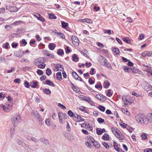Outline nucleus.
Here are the masks:
<instances>
[{
	"instance_id": "1",
	"label": "nucleus",
	"mask_w": 152,
	"mask_h": 152,
	"mask_svg": "<svg viewBox=\"0 0 152 152\" xmlns=\"http://www.w3.org/2000/svg\"><path fill=\"white\" fill-rule=\"evenodd\" d=\"M98 61L101 65L109 68H112L110 64L105 57L102 56H100L98 58Z\"/></svg>"
},
{
	"instance_id": "2",
	"label": "nucleus",
	"mask_w": 152,
	"mask_h": 152,
	"mask_svg": "<svg viewBox=\"0 0 152 152\" xmlns=\"http://www.w3.org/2000/svg\"><path fill=\"white\" fill-rule=\"evenodd\" d=\"M135 119L136 122L138 123L141 124H146V117L143 114H137L135 116Z\"/></svg>"
},
{
	"instance_id": "3",
	"label": "nucleus",
	"mask_w": 152,
	"mask_h": 152,
	"mask_svg": "<svg viewBox=\"0 0 152 152\" xmlns=\"http://www.w3.org/2000/svg\"><path fill=\"white\" fill-rule=\"evenodd\" d=\"M44 58L35 59L34 62L35 65L38 66L39 68L43 69L45 66V64L43 63V59Z\"/></svg>"
},
{
	"instance_id": "4",
	"label": "nucleus",
	"mask_w": 152,
	"mask_h": 152,
	"mask_svg": "<svg viewBox=\"0 0 152 152\" xmlns=\"http://www.w3.org/2000/svg\"><path fill=\"white\" fill-rule=\"evenodd\" d=\"M0 107H2L3 110L6 112H9L12 109V104L11 103H8L5 105L1 104L0 105Z\"/></svg>"
},
{
	"instance_id": "5",
	"label": "nucleus",
	"mask_w": 152,
	"mask_h": 152,
	"mask_svg": "<svg viewBox=\"0 0 152 152\" xmlns=\"http://www.w3.org/2000/svg\"><path fill=\"white\" fill-rule=\"evenodd\" d=\"M58 116L59 122L61 124H63L65 119L67 117V115L66 113H64L60 112L58 113Z\"/></svg>"
},
{
	"instance_id": "6",
	"label": "nucleus",
	"mask_w": 152,
	"mask_h": 152,
	"mask_svg": "<svg viewBox=\"0 0 152 152\" xmlns=\"http://www.w3.org/2000/svg\"><path fill=\"white\" fill-rule=\"evenodd\" d=\"M31 113L32 115H33L35 116V117L37 119L39 122L42 121L41 115L38 111L36 110H34L32 111Z\"/></svg>"
},
{
	"instance_id": "7",
	"label": "nucleus",
	"mask_w": 152,
	"mask_h": 152,
	"mask_svg": "<svg viewBox=\"0 0 152 152\" xmlns=\"http://www.w3.org/2000/svg\"><path fill=\"white\" fill-rule=\"evenodd\" d=\"M11 120L12 122L19 123L21 121V117L18 114H16L13 117Z\"/></svg>"
},
{
	"instance_id": "8",
	"label": "nucleus",
	"mask_w": 152,
	"mask_h": 152,
	"mask_svg": "<svg viewBox=\"0 0 152 152\" xmlns=\"http://www.w3.org/2000/svg\"><path fill=\"white\" fill-rule=\"evenodd\" d=\"M71 40L73 44L76 46L79 45V40L78 38L75 36H72L71 37Z\"/></svg>"
},
{
	"instance_id": "9",
	"label": "nucleus",
	"mask_w": 152,
	"mask_h": 152,
	"mask_svg": "<svg viewBox=\"0 0 152 152\" xmlns=\"http://www.w3.org/2000/svg\"><path fill=\"white\" fill-rule=\"evenodd\" d=\"M73 119L75 121L77 122L83 121L85 120L84 119L82 118L78 115L76 113L75 114L74 117H73Z\"/></svg>"
},
{
	"instance_id": "10",
	"label": "nucleus",
	"mask_w": 152,
	"mask_h": 152,
	"mask_svg": "<svg viewBox=\"0 0 152 152\" xmlns=\"http://www.w3.org/2000/svg\"><path fill=\"white\" fill-rule=\"evenodd\" d=\"M83 99L87 102L89 104H90L92 106H94L95 105V104L92 100L91 99L90 97H86L84 96L83 98Z\"/></svg>"
},
{
	"instance_id": "11",
	"label": "nucleus",
	"mask_w": 152,
	"mask_h": 152,
	"mask_svg": "<svg viewBox=\"0 0 152 152\" xmlns=\"http://www.w3.org/2000/svg\"><path fill=\"white\" fill-rule=\"evenodd\" d=\"M6 9L11 12H16L18 10L16 7H12L11 6H7Z\"/></svg>"
},
{
	"instance_id": "12",
	"label": "nucleus",
	"mask_w": 152,
	"mask_h": 152,
	"mask_svg": "<svg viewBox=\"0 0 152 152\" xmlns=\"http://www.w3.org/2000/svg\"><path fill=\"white\" fill-rule=\"evenodd\" d=\"M95 97L98 99L102 102L105 101L107 98L106 96L103 95H101L100 94H97Z\"/></svg>"
},
{
	"instance_id": "13",
	"label": "nucleus",
	"mask_w": 152,
	"mask_h": 152,
	"mask_svg": "<svg viewBox=\"0 0 152 152\" xmlns=\"http://www.w3.org/2000/svg\"><path fill=\"white\" fill-rule=\"evenodd\" d=\"M115 137L120 140H123L124 139V134L120 132H119L117 134Z\"/></svg>"
},
{
	"instance_id": "14",
	"label": "nucleus",
	"mask_w": 152,
	"mask_h": 152,
	"mask_svg": "<svg viewBox=\"0 0 152 152\" xmlns=\"http://www.w3.org/2000/svg\"><path fill=\"white\" fill-rule=\"evenodd\" d=\"M152 55V51H145L141 54L142 57H145L146 56H150Z\"/></svg>"
},
{
	"instance_id": "15",
	"label": "nucleus",
	"mask_w": 152,
	"mask_h": 152,
	"mask_svg": "<svg viewBox=\"0 0 152 152\" xmlns=\"http://www.w3.org/2000/svg\"><path fill=\"white\" fill-rule=\"evenodd\" d=\"M37 18V19L40 21L43 22L45 20V18L42 16L40 14L37 13V14L34 15Z\"/></svg>"
},
{
	"instance_id": "16",
	"label": "nucleus",
	"mask_w": 152,
	"mask_h": 152,
	"mask_svg": "<svg viewBox=\"0 0 152 152\" xmlns=\"http://www.w3.org/2000/svg\"><path fill=\"white\" fill-rule=\"evenodd\" d=\"M96 131L97 134L99 135H101L102 134L103 132H106L105 129H101V128H96Z\"/></svg>"
},
{
	"instance_id": "17",
	"label": "nucleus",
	"mask_w": 152,
	"mask_h": 152,
	"mask_svg": "<svg viewBox=\"0 0 152 152\" xmlns=\"http://www.w3.org/2000/svg\"><path fill=\"white\" fill-rule=\"evenodd\" d=\"M147 119L148 122H151L152 121V113L148 114L146 118V120Z\"/></svg>"
},
{
	"instance_id": "18",
	"label": "nucleus",
	"mask_w": 152,
	"mask_h": 152,
	"mask_svg": "<svg viewBox=\"0 0 152 152\" xmlns=\"http://www.w3.org/2000/svg\"><path fill=\"white\" fill-rule=\"evenodd\" d=\"M111 130L115 136L120 131L115 127H113L111 128Z\"/></svg>"
},
{
	"instance_id": "19",
	"label": "nucleus",
	"mask_w": 152,
	"mask_h": 152,
	"mask_svg": "<svg viewBox=\"0 0 152 152\" xmlns=\"http://www.w3.org/2000/svg\"><path fill=\"white\" fill-rule=\"evenodd\" d=\"M39 140L41 142L44 143L46 145H48L49 144L48 140L44 138H40Z\"/></svg>"
},
{
	"instance_id": "20",
	"label": "nucleus",
	"mask_w": 152,
	"mask_h": 152,
	"mask_svg": "<svg viewBox=\"0 0 152 152\" xmlns=\"http://www.w3.org/2000/svg\"><path fill=\"white\" fill-rule=\"evenodd\" d=\"M86 139L89 142H91L92 143L95 140L93 137L90 135L87 136L86 137Z\"/></svg>"
},
{
	"instance_id": "21",
	"label": "nucleus",
	"mask_w": 152,
	"mask_h": 152,
	"mask_svg": "<svg viewBox=\"0 0 152 152\" xmlns=\"http://www.w3.org/2000/svg\"><path fill=\"white\" fill-rule=\"evenodd\" d=\"M57 69H56V71L61 70V69H63V66L60 64H57L56 65Z\"/></svg>"
},
{
	"instance_id": "22",
	"label": "nucleus",
	"mask_w": 152,
	"mask_h": 152,
	"mask_svg": "<svg viewBox=\"0 0 152 152\" xmlns=\"http://www.w3.org/2000/svg\"><path fill=\"white\" fill-rule=\"evenodd\" d=\"M102 138L104 140H109L110 139L109 135L107 134H104L103 135Z\"/></svg>"
},
{
	"instance_id": "23",
	"label": "nucleus",
	"mask_w": 152,
	"mask_h": 152,
	"mask_svg": "<svg viewBox=\"0 0 152 152\" xmlns=\"http://www.w3.org/2000/svg\"><path fill=\"white\" fill-rule=\"evenodd\" d=\"M45 82L46 84L53 87L55 86L54 84L49 80H46Z\"/></svg>"
},
{
	"instance_id": "24",
	"label": "nucleus",
	"mask_w": 152,
	"mask_h": 152,
	"mask_svg": "<svg viewBox=\"0 0 152 152\" xmlns=\"http://www.w3.org/2000/svg\"><path fill=\"white\" fill-rule=\"evenodd\" d=\"M56 47L55 45L53 43H50L48 46L49 48L51 50H53Z\"/></svg>"
},
{
	"instance_id": "25",
	"label": "nucleus",
	"mask_w": 152,
	"mask_h": 152,
	"mask_svg": "<svg viewBox=\"0 0 152 152\" xmlns=\"http://www.w3.org/2000/svg\"><path fill=\"white\" fill-rule=\"evenodd\" d=\"M72 60L74 61L77 62L78 61V58L75 54H73L72 56Z\"/></svg>"
},
{
	"instance_id": "26",
	"label": "nucleus",
	"mask_w": 152,
	"mask_h": 152,
	"mask_svg": "<svg viewBox=\"0 0 152 152\" xmlns=\"http://www.w3.org/2000/svg\"><path fill=\"white\" fill-rule=\"evenodd\" d=\"M92 143H93L94 145L96 148H99L100 147V145L97 141L94 140V141Z\"/></svg>"
},
{
	"instance_id": "27",
	"label": "nucleus",
	"mask_w": 152,
	"mask_h": 152,
	"mask_svg": "<svg viewBox=\"0 0 152 152\" xmlns=\"http://www.w3.org/2000/svg\"><path fill=\"white\" fill-rule=\"evenodd\" d=\"M15 130V126H13L11 128L10 130V135L12 137H13V136L14 134V131Z\"/></svg>"
},
{
	"instance_id": "28",
	"label": "nucleus",
	"mask_w": 152,
	"mask_h": 152,
	"mask_svg": "<svg viewBox=\"0 0 152 152\" xmlns=\"http://www.w3.org/2000/svg\"><path fill=\"white\" fill-rule=\"evenodd\" d=\"M62 26L64 28H65L68 25V23H65L63 21H61Z\"/></svg>"
},
{
	"instance_id": "29",
	"label": "nucleus",
	"mask_w": 152,
	"mask_h": 152,
	"mask_svg": "<svg viewBox=\"0 0 152 152\" xmlns=\"http://www.w3.org/2000/svg\"><path fill=\"white\" fill-rule=\"evenodd\" d=\"M104 87L106 88H107V87L110 85V82L107 80L104 81Z\"/></svg>"
},
{
	"instance_id": "30",
	"label": "nucleus",
	"mask_w": 152,
	"mask_h": 152,
	"mask_svg": "<svg viewBox=\"0 0 152 152\" xmlns=\"http://www.w3.org/2000/svg\"><path fill=\"white\" fill-rule=\"evenodd\" d=\"M72 75L73 77L75 79H77L79 77L78 75L77 74L76 72H73L72 73Z\"/></svg>"
},
{
	"instance_id": "31",
	"label": "nucleus",
	"mask_w": 152,
	"mask_h": 152,
	"mask_svg": "<svg viewBox=\"0 0 152 152\" xmlns=\"http://www.w3.org/2000/svg\"><path fill=\"white\" fill-rule=\"evenodd\" d=\"M56 75L57 78L58 80H62V75L61 72H58L57 73Z\"/></svg>"
},
{
	"instance_id": "32",
	"label": "nucleus",
	"mask_w": 152,
	"mask_h": 152,
	"mask_svg": "<svg viewBox=\"0 0 152 152\" xmlns=\"http://www.w3.org/2000/svg\"><path fill=\"white\" fill-rule=\"evenodd\" d=\"M43 92L44 94L47 95H49L51 94V91L49 89L45 88L43 90Z\"/></svg>"
},
{
	"instance_id": "33",
	"label": "nucleus",
	"mask_w": 152,
	"mask_h": 152,
	"mask_svg": "<svg viewBox=\"0 0 152 152\" xmlns=\"http://www.w3.org/2000/svg\"><path fill=\"white\" fill-rule=\"evenodd\" d=\"M113 52L114 53H116V54H118L120 53L119 49L116 48H115L113 49Z\"/></svg>"
},
{
	"instance_id": "34",
	"label": "nucleus",
	"mask_w": 152,
	"mask_h": 152,
	"mask_svg": "<svg viewBox=\"0 0 152 152\" xmlns=\"http://www.w3.org/2000/svg\"><path fill=\"white\" fill-rule=\"evenodd\" d=\"M122 99L124 103V104L126 105H127L128 104V101L126 97L124 96H123Z\"/></svg>"
},
{
	"instance_id": "35",
	"label": "nucleus",
	"mask_w": 152,
	"mask_h": 152,
	"mask_svg": "<svg viewBox=\"0 0 152 152\" xmlns=\"http://www.w3.org/2000/svg\"><path fill=\"white\" fill-rule=\"evenodd\" d=\"M147 134L145 133H143L141 135L142 139L143 140H145L147 138Z\"/></svg>"
},
{
	"instance_id": "36",
	"label": "nucleus",
	"mask_w": 152,
	"mask_h": 152,
	"mask_svg": "<svg viewBox=\"0 0 152 152\" xmlns=\"http://www.w3.org/2000/svg\"><path fill=\"white\" fill-rule=\"evenodd\" d=\"M123 40L124 41L126 42V43L129 44L131 42V41L128 37H125L123 38Z\"/></svg>"
},
{
	"instance_id": "37",
	"label": "nucleus",
	"mask_w": 152,
	"mask_h": 152,
	"mask_svg": "<svg viewBox=\"0 0 152 152\" xmlns=\"http://www.w3.org/2000/svg\"><path fill=\"white\" fill-rule=\"evenodd\" d=\"M52 73V72L50 69L48 68L46 71V75L48 76H50Z\"/></svg>"
},
{
	"instance_id": "38",
	"label": "nucleus",
	"mask_w": 152,
	"mask_h": 152,
	"mask_svg": "<svg viewBox=\"0 0 152 152\" xmlns=\"http://www.w3.org/2000/svg\"><path fill=\"white\" fill-rule=\"evenodd\" d=\"M78 21L82 22H86L88 23H90V22L91 21V20L88 19H80Z\"/></svg>"
},
{
	"instance_id": "39",
	"label": "nucleus",
	"mask_w": 152,
	"mask_h": 152,
	"mask_svg": "<svg viewBox=\"0 0 152 152\" xmlns=\"http://www.w3.org/2000/svg\"><path fill=\"white\" fill-rule=\"evenodd\" d=\"M31 85L32 88H36L37 86V82L32 81Z\"/></svg>"
},
{
	"instance_id": "40",
	"label": "nucleus",
	"mask_w": 152,
	"mask_h": 152,
	"mask_svg": "<svg viewBox=\"0 0 152 152\" xmlns=\"http://www.w3.org/2000/svg\"><path fill=\"white\" fill-rule=\"evenodd\" d=\"M57 53L58 55L62 56L64 54V52L62 49H60L57 51Z\"/></svg>"
},
{
	"instance_id": "41",
	"label": "nucleus",
	"mask_w": 152,
	"mask_h": 152,
	"mask_svg": "<svg viewBox=\"0 0 152 152\" xmlns=\"http://www.w3.org/2000/svg\"><path fill=\"white\" fill-rule=\"evenodd\" d=\"M49 17L51 19H56L57 18L53 14L51 13L49 14Z\"/></svg>"
},
{
	"instance_id": "42",
	"label": "nucleus",
	"mask_w": 152,
	"mask_h": 152,
	"mask_svg": "<svg viewBox=\"0 0 152 152\" xmlns=\"http://www.w3.org/2000/svg\"><path fill=\"white\" fill-rule=\"evenodd\" d=\"M68 115L70 117H74L75 114H74L71 110H69L68 112Z\"/></svg>"
},
{
	"instance_id": "43",
	"label": "nucleus",
	"mask_w": 152,
	"mask_h": 152,
	"mask_svg": "<svg viewBox=\"0 0 152 152\" xmlns=\"http://www.w3.org/2000/svg\"><path fill=\"white\" fill-rule=\"evenodd\" d=\"M131 70L133 72L135 73H138L139 72V70L135 67H133L131 69Z\"/></svg>"
},
{
	"instance_id": "44",
	"label": "nucleus",
	"mask_w": 152,
	"mask_h": 152,
	"mask_svg": "<svg viewBox=\"0 0 152 152\" xmlns=\"http://www.w3.org/2000/svg\"><path fill=\"white\" fill-rule=\"evenodd\" d=\"M92 126L88 123V124L87 126L86 127H85V128L86 129H88L89 130L92 131Z\"/></svg>"
},
{
	"instance_id": "45",
	"label": "nucleus",
	"mask_w": 152,
	"mask_h": 152,
	"mask_svg": "<svg viewBox=\"0 0 152 152\" xmlns=\"http://www.w3.org/2000/svg\"><path fill=\"white\" fill-rule=\"evenodd\" d=\"M98 108L100 111L102 112H104L105 109V107H104L101 105L99 106Z\"/></svg>"
},
{
	"instance_id": "46",
	"label": "nucleus",
	"mask_w": 152,
	"mask_h": 152,
	"mask_svg": "<svg viewBox=\"0 0 152 152\" xmlns=\"http://www.w3.org/2000/svg\"><path fill=\"white\" fill-rule=\"evenodd\" d=\"M71 85L72 86V88L73 90L74 91H75L76 92H77L78 91V89L76 88V87L75 86L73 85V84L71 83Z\"/></svg>"
},
{
	"instance_id": "47",
	"label": "nucleus",
	"mask_w": 152,
	"mask_h": 152,
	"mask_svg": "<svg viewBox=\"0 0 152 152\" xmlns=\"http://www.w3.org/2000/svg\"><path fill=\"white\" fill-rule=\"evenodd\" d=\"M142 69L144 71H145L146 72L148 71H152V69L151 67H150V68H146L145 67H142Z\"/></svg>"
},
{
	"instance_id": "48",
	"label": "nucleus",
	"mask_w": 152,
	"mask_h": 152,
	"mask_svg": "<svg viewBox=\"0 0 152 152\" xmlns=\"http://www.w3.org/2000/svg\"><path fill=\"white\" fill-rule=\"evenodd\" d=\"M24 86L26 88H29L30 87V84L27 81H25L24 83Z\"/></svg>"
},
{
	"instance_id": "49",
	"label": "nucleus",
	"mask_w": 152,
	"mask_h": 152,
	"mask_svg": "<svg viewBox=\"0 0 152 152\" xmlns=\"http://www.w3.org/2000/svg\"><path fill=\"white\" fill-rule=\"evenodd\" d=\"M58 106L61 109L63 110H65L66 108V107L61 103H58Z\"/></svg>"
},
{
	"instance_id": "50",
	"label": "nucleus",
	"mask_w": 152,
	"mask_h": 152,
	"mask_svg": "<svg viewBox=\"0 0 152 152\" xmlns=\"http://www.w3.org/2000/svg\"><path fill=\"white\" fill-rule=\"evenodd\" d=\"M97 121L99 123H101L104 122V120L101 118H98L97 119Z\"/></svg>"
},
{
	"instance_id": "51",
	"label": "nucleus",
	"mask_w": 152,
	"mask_h": 152,
	"mask_svg": "<svg viewBox=\"0 0 152 152\" xmlns=\"http://www.w3.org/2000/svg\"><path fill=\"white\" fill-rule=\"evenodd\" d=\"M124 70L126 72H129L130 71V69L127 66H124Z\"/></svg>"
},
{
	"instance_id": "52",
	"label": "nucleus",
	"mask_w": 152,
	"mask_h": 152,
	"mask_svg": "<svg viewBox=\"0 0 152 152\" xmlns=\"http://www.w3.org/2000/svg\"><path fill=\"white\" fill-rule=\"evenodd\" d=\"M102 144L106 148H109V146L108 145V144L105 142H102Z\"/></svg>"
},
{
	"instance_id": "53",
	"label": "nucleus",
	"mask_w": 152,
	"mask_h": 152,
	"mask_svg": "<svg viewBox=\"0 0 152 152\" xmlns=\"http://www.w3.org/2000/svg\"><path fill=\"white\" fill-rule=\"evenodd\" d=\"M15 55L17 57H21L22 56V55H20V53L19 52H16L15 53Z\"/></svg>"
},
{
	"instance_id": "54",
	"label": "nucleus",
	"mask_w": 152,
	"mask_h": 152,
	"mask_svg": "<svg viewBox=\"0 0 152 152\" xmlns=\"http://www.w3.org/2000/svg\"><path fill=\"white\" fill-rule=\"evenodd\" d=\"M9 45V43L8 42H6L3 45V48L6 49H7L8 48V46Z\"/></svg>"
},
{
	"instance_id": "55",
	"label": "nucleus",
	"mask_w": 152,
	"mask_h": 152,
	"mask_svg": "<svg viewBox=\"0 0 152 152\" xmlns=\"http://www.w3.org/2000/svg\"><path fill=\"white\" fill-rule=\"evenodd\" d=\"M120 125L122 127L124 128H126L127 126V124H126L123 122H121L120 124Z\"/></svg>"
},
{
	"instance_id": "56",
	"label": "nucleus",
	"mask_w": 152,
	"mask_h": 152,
	"mask_svg": "<svg viewBox=\"0 0 152 152\" xmlns=\"http://www.w3.org/2000/svg\"><path fill=\"white\" fill-rule=\"evenodd\" d=\"M111 90L110 89H109L107 90V96H110L112 95V93L111 92Z\"/></svg>"
},
{
	"instance_id": "57",
	"label": "nucleus",
	"mask_w": 152,
	"mask_h": 152,
	"mask_svg": "<svg viewBox=\"0 0 152 152\" xmlns=\"http://www.w3.org/2000/svg\"><path fill=\"white\" fill-rule=\"evenodd\" d=\"M86 146L89 148H91V144L88 142H85Z\"/></svg>"
},
{
	"instance_id": "58",
	"label": "nucleus",
	"mask_w": 152,
	"mask_h": 152,
	"mask_svg": "<svg viewBox=\"0 0 152 152\" xmlns=\"http://www.w3.org/2000/svg\"><path fill=\"white\" fill-rule=\"evenodd\" d=\"M46 56H49L50 58H54V54L53 53H50V52L48 53V54H46Z\"/></svg>"
},
{
	"instance_id": "59",
	"label": "nucleus",
	"mask_w": 152,
	"mask_h": 152,
	"mask_svg": "<svg viewBox=\"0 0 152 152\" xmlns=\"http://www.w3.org/2000/svg\"><path fill=\"white\" fill-rule=\"evenodd\" d=\"M17 142L18 145H22L23 144V142L19 139H18Z\"/></svg>"
},
{
	"instance_id": "60",
	"label": "nucleus",
	"mask_w": 152,
	"mask_h": 152,
	"mask_svg": "<svg viewBox=\"0 0 152 152\" xmlns=\"http://www.w3.org/2000/svg\"><path fill=\"white\" fill-rule=\"evenodd\" d=\"M37 73L39 75H41L43 74V72L42 70L40 69H38L37 70Z\"/></svg>"
},
{
	"instance_id": "61",
	"label": "nucleus",
	"mask_w": 152,
	"mask_h": 152,
	"mask_svg": "<svg viewBox=\"0 0 152 152\" xmlns=\"http://www.w3.org/2000/svg\"><path fill=\"white\" fill-rule=\"evenodd\" d=\"M88 82L90 84H93L94 83V81L92 80L91 78L89 79Z\"/></svg>"
},
{
	"instance_id": "62",
	"label": "nucleus",
	"mask_w": 152,
	"mask_h": 152,
	"mask_svg": "<svg viewBox=\"0 0 152 152\" xmlns=\"http://www.w3.org/2000/svg\"><path fill=\"white\" fill-rule=\"evenodd\" d=\"M104 33L107 34H108L110 35L111 34V31L110 30H105L104 31Z\"/></svg>"
},
{
	"instance_id": "63",
	"label": "nucleus",
	"mask_w": 152,
	"mask_h": 152,
	"mask_svg": "<svg viewBox=\"0 0 152 152\" xmlns=\"http://www.w3.org/2000/svg\"><path fill=\"white\" fill-rule=\"evenodd\" d=\"M146 75L148 76H152V71H148L146 72Z\"/></svg>"
},
{
	"instance_id": "64",
	"label": "nucleus",
	"mask_w": 152,
	"mask_h": 152,
	"mask_svg": "<svg viewBox=\"0 0 152 152\" xmlns=\"http://www.w3.org/2000/svg\"><path fill=\"white\" fill-rule=\"evenodd\" d=\"M14 81L15 83H20L21 80L20 79L16 78L14 80Z\"/></svg>"
}]
</instances>
